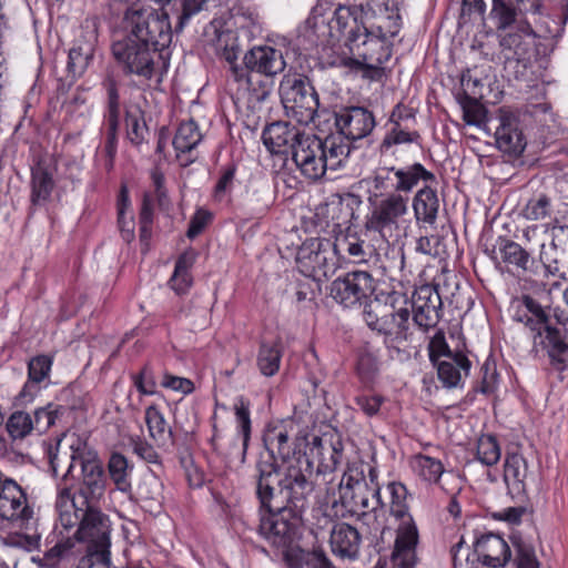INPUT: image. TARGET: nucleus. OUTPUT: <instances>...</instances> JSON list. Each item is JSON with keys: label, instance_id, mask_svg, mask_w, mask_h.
Listing matches in <instances>:
<instances>
[{"label": "nucleus", "instance_id": "a19ab883", "mask_svg": "<svg viewBox=\"0 0 568 568\" xmlns=\"http://www.w3.org/2000/svg\"><path fill=\"white\" fill-rule=\"evenodd\" d=\"M415 474L425 483L439 484L445 474L444 465L439 459L427 455H417L412 462Z\"/></svg>", "mask_w": 568, "mask_h": 568}, {"label": "nucleus", "instance_id": "9d476101", "mask_svg": "<svg viewBox=\"0 0 568 568\" xmlns=\"http://www.w3.org/2000/svg\"><path fill=\"white\" fill-rule=\"evenodd\" d=\"M296 267L306 277L322 281L336 268L334 245L329 239H308L298 247L295 257Z\"/></svg>", "mask_w": 568, "mask_h": 568}, {"label": "nucleus", "instance_id": "f8f14e48", "mask_svg": "<svg viewBox=\"0 0 568 568\" xmlns=\"http://www.w3.org/2000/svg\"><path fill=\"white\" fill-rule=\"evenodd\" d=\"M435 175L423 164L414 163L405 168L383 165L378 168L372 178L375 190L392 189V193L405 192L409 194L420 181H434Z\"/></svg>", "mask_w": 568, "mask_h": 568}, {"label": "nucleus", "instance_id": "338daca9", "mask_svg": "<svg viewBox=\"0 0 568 568\" xmlns=\"http://www.w3.org/2000/svg\"><path fill=\"white\" fill-rule=\"evenodd\" d=\"M304 560L307 568H336L321 548L307 552Z\"/></svg>", "mask_w": 568, "mask_h": 568}, {"label": "nucleus", "instance_id": "13d9d810", "mask_svg": "<svg viewBox=\"0 0 568 568\" xmlns=\"http://www.w3.org/2000/svg\"><path fill=\"white\" fill-rule=\"evenodd\" d=\"M129 445L131 446L132 452L145 463L154 465L161 464L160 455L155 448L145 439H142L138 436L131 437Z\"/></svg>", "mask_w": 568, "mask_h": 568}, {"label": "nucleus", "instance_id": "c9c22d12", "mask_svg": "<svg viewBox=\"0 0 568 568\" xmlns=\"http://www.w3.org/2000/svg\"><path fill=\"white\" fill-rule=\"evenodd\" d=\"M498 250L501 260L505 263L514 265L524 272L531 271L534 260L531 258L530 254L518 243L510 240L500 239L498 241Z\"/></svg>", "mask_w": 568, "mask_h": 568}, {"label": "nucleus", "instance_id": "9b49d317", "mask_svg": "<svg viewBox=\"0 0 568 568\" xmlns=\"http://www.w3.org/2000/svg\"><path fill=\"white\" fill-rule=\"evenodd\" d=\"M338 501L352 515H366L385 506L381 487L369 486L365 478H355L345 474L338 485Z\"/></svg>", "mask_w": 568, "mask_h": 568}, {"label": "nucleus", "instance_id": "1a4fd4ad", "mask_svg": "<svg viewBox=\"0 0 568 568\" xmlns=\"http://www.w3.org/2000/svg\"><path fill=\"white\" fill-rule=\"evenodd\" d=\"M280 95L288 118L300 124H310L317 115L318 94L310 80L301 73H286L280 82Z\"/></svg>", "mask_w": 568, "mask_h": 568}, {"label": "nucleus", "instance_id": "cd10ccee", "mask_svg": "<svg viewBox=\"0 0 568 568\" xmlns=\"http://www.w3.org/2000/svg\"><path fill=\"white\" fill-rule=\"evenodd\" d=\"M136 498L151 514H158L163 504V483L154 474L144 476L136 487Z\"/></svg>", "mask_w": 568, "mask_h": 568}, {"label": "nucleus", "instance_id": "b1692460", "mask_svg": "<svg viewBox=\"0 0 568 568\" xmlns=\"http://www.w3.org/2000/svg\"><path fill=\"white\" fill-rule=\"evenodd\" d=\"M516 30H510L500 36L499 44L504 51H509L511 58L517 61L526 59L528 55L536 33L527 20H520ZM510 58V55H508Z\"/></svg>", "mask_w": 568, "mask_h": 568}, {"label": "nucleus", "instance_id": "39448f33", "mask_svg": "<svg viewBox=\"0 0 568 568\" xmlns=\"http://www.w3.org/2000/svg\"><path fill=\"white\" fill-rule=\"evenodd\" d=\"M55 509L61 526L68 530L78 527L74 537L87 545V555L110 554V520L94 505L72 499L69 488L59 490Z\"/></svg>", "mask_w": 568, "mask_h": 568}, {"label": "nucleus", "instance_id": "f3484780", "mask_svg": "<svg viewBox=\"0 0 568 568\" xmlns=\"http://www.w3.org/2000/svg\"><path fill=\"white\" fill-rule=\"evenodd\" d=\"M335 125L341 135L351 145L349 141H356L369 135L375 128V118L371 111L362 106H351L335 112Z\"/></svg>", "mask_w": 568, "mask_h": 568}, {"label": "nucleus", "instance_id": "c03bdc74", "mask_svg": "<svg viewBox=\"0 0 568 568\" xmlns=\"http://www.w3.org/2000/svg\"><path fill=\"white\" fill-rule=\"evenodd\" d=\"M74 546L75 541L73 538H64L48 549L42 557L33 558V561L38 562L41 567H55L61 561L69 560L73 556Z\"/></svg>", "mask_w": 568, "mask_h": 568}, {"label": "nucleus", "instance_id": "0e129e2a", "mask_svg": "<svg viewBox=\"0 0 568 568\" xmlns=\"http://www.w3.org/2000/svg\"><path fill=\"white\" fill-rule=\"evenodd\" d=\"M89 53H83L81 48H72L68 61L70 72L81 74L89 64Z\"/></svg>", "mask_w": 568, "mask_h": 568}, {"label": "nucleus", "instance_id": "dca6fc26", "mask_svg": "<svg viewBox=\"0 0 568 568\" xmlns=\"http://www.w3.org/2000/svg\"><path fill=\"white\" fill-rule=\"evenodd\" d=\"M443 302L438 290L425 284L415 290L412 300L414 324L423 331L435 327L442 316Z\"/></svg>", "mask_w": 568, "mask_h": 568}, {"label": "nucleus", "instance_id": "79ce46f5", "mask_svg": "<svg viewBox=\"0 0 568 568\" xmlns=\"http://www.w3.org/2000/svg\"><path fill=\"white\" fill-rule=\"evenodd\" d=\"M387 131L379 144V151L382 154H387L389 151L399 144H408L417 142L419 133L417 131H410L406 125L386 124Z\"/></svg>", "mask_w": 568, "mask_h": 568}, {"label": "nucleus", "instance_id": "f03ea898", "mask_svg": "<svg viewBox=\"0 0 568 568\" xmlns=\"http://www.w3.org/2000/svg\"><path fill=\"white\" fill-rule=\"evenodd\" d=\"M256 496L267 515L261 518L260 534L275 547L288 546L295 536L302 510L307 505L305 498L295 504L282 491L283 485L271 460L256 464Z\"/></svg>", "mask_w": 568, "mask_h": 568}, {"label": "nucleus", "instance_id": "bf43d9fd", "mask_svg": "<svg viewBox=\"0 0 568 568\" xmlns=\"http://www.w3.org/2000/svg\"><path fill=\"white\" fill-rule=\"evenodd\" d=\"M235 416H236V422L239 424L240 432L243 436V455H244L246 447H247L248 439H250L251 419H250L248 405L243 399H240L235 404Z\"/></svg>", "mask_w": 568, "mask_h": 568}, {"label": "nucleus", "instance_id": "864d4df0", "mask_svg": "<svg viewBox=\"0 0 568 568\" xmlns=\"http://www.w3.org/2000/svg\"><path fill=\"white\" fill-rule=\"evenodd\" d=\"M480 98L458 95V102L463 109V118L467 124L480 125L486 118V110L479 102Z\"/></svg>", "mask_w": 568, "mask_h": 568}, {"label": "nucleus", "instance_id": "4c0bfd02", "mask_svg": "<svg viewBox=\"0 0 568 568\" xmlns=\"http://www.w3.org/2000/svg\"><path fill=\"white\" fill-rule=\"evenodd\" d=\"M145 423L150 437L159 445L164 446L173 439V433L160 409L151 405L145 409Z\"/></svg>", "mask_w": 568, "mask_h": 568}, {"label": "nucleus", "instance_id": "2eb2a0df", "mask_svg": "<svg viewBox=\"0 0 568 568\" xmlns=\"http://www.w3.org/2000/svg\"><path fill=\"white\" fill-rule=\"evenodd\" d=\"M0 517L28 528L33 520V510L28 505L22 488L10 478L0 484Z\"/></svg>", "mask_w": 568, "mask_h": 568}, {"label": "nucleus", "instance_id": "f704fd0d", "mask_svg": "<svg viewBox=\"0 0 568 568\" xmlns=\"http://www.w3.org/2000/svg\"><path fill=\"white\" fill-rule=\"evenodd\" d=\"M72 434L62 435L61 438H58L55 444H49L47 447V456L52 469V473L57 476L60 470H63L65 468V473L63 474V477L73 476L72 474L68 473V466L71 462V455L74 450L70 447V442L68 438H70Z\"/></svg>", "mask_w": 568, "mask_h": 568}, {"label": "nucleus", "instance_id": "de8ad7c7", "mask_svg": "<svg viewBox=\"0 0 568 568\" xmlns=\"http://www.w3.org/2000/svg\"><path fill=\"white\" fill-rule=\"evenodd\" d=\"M281 348L277 344H262L257 355V366L264 376H273L278 372L281 364Z\"/></svg>", "mask_w": 568, "mask_h": 568}, {"label": "nucleus", "instance_id": "7ed1b4c3", "mask_svg": "<svg viewBox=\"0 0 568 568\" xmlns=\"http://www.w3.org/2000/svg\"><path fill=\"white\" fill-rule=\"evenodd\" d=\"M293 446L292 459L286 462L278 478L286 497L301 505L315 487L314 464H317L316 473L333 471L339 464L342 450L332 440L316 435L296 436Z\"/></svg>", "mask_w": 568, "mask_h": 568}, {"label": "nucleus", "instance_id": "473e14b6", "mask_svg": "<svg viewBox=\"0 0 568 568\" xmlns=\"http://www.w3.org/2000/svg\"><path fill=\"white\" fill-rule=\"evenodd\" d=\"M333 245L335 255L347 253L355 263L367 262L375 252V248L356 233H347L337 237Z\"/></svg>", "mask_w": 568, "mask_h": 568}, {"label": "nucleus", "instance_id": "5fc2aeb1", "mask_svg": "<svg viewBox=\"0 0 568 568\" xmlns=\"http://www.w3.org/2000/svg\"><path fill=\"white\" fill-rule=\"evenodd\" d=\"M272 78L262 79V75L253 74L247 78V85L244 89L248 92L251 103L261 104L266 101L271 94L273 81Z\"/></svg>", "mask_w": 568, "mask_h": 568}, {"label": "nucleus", "instance_id": "3c124183", "mask_svg": "<svg viewBox=\"0 0 568 568\" xmlns=\"http://www.w3.org/2000/svg\"><path fill=\"white\" fill-rule=\"evenodd\" d=\"M65 413L62 406L48 405L47 407L38 408L31 414L33 430L43 433L55 424V422Z\"/></svg>", "mask_w": 568, "mask_h": 568}, {"label": "nucleus", "instance_id": "72a5a7b5", "mask_svg": "<svg viewBox=\"0 0 568 568\" xmlns=\"http://www.w3.org/2000/svg\"><path fill=\"white\" fill-rule=\"evenodd\" d=\"M521 303L526 310L530 313V316H519L517 321L525 323L532 332H536L538 336H541V329L546 325L550 324L549 306L541 305L530 295H523Z\"/></svg>", "mask_w": 568, "mask_h": 568}, {"label": "nucleus", "instance_id": "a18cd8bd", "mask_svg": "<svg viewBox=\"0 0 568 568\" xmlns=\"http://www.w3.org/2000/svg\"><path fill=\"white\" fill-rule=\"evenodd\" d=\"M366 8L375 17L376 22L371 26L388 24L394 21L400 29V16L396 0H366Z\"/></svg>", "mask_w": 568, "mask_h": 568}, {"label": "nucleus", "instance_id": "2f4dec72", "mask_svg": "<svg viewBox=\"0 0 568 568\" xmlns=\"http://www.w3.org/2000/svg\"><path fill=\"white\" fill-rule=\"evenodd\" d=\"M490 19L498 31H506L526 20V13L518 10L513 0H491Z\"/></svg>", "mask_w": 568, "mask_h": 568}, {"label": "nucleus", "instance_id": "bb28decb", "mask_svg": "<svg viewBox=\"0 0 568 568\" xmlns=\"http://www.w3.org/2000/svg\"><path fill=\"white\" fill-rule=\"evenodd\" d=\"M55 183L49 168L39 161L31 168L30 202L32 206H42L50 201Z\"/></svg>", "mask_w": 568, "mask_h": 568}, {"label": "nucleus", "instance_id": "052dcab7", "mask_svg": "<svg viewBox=\"0 0 568 568\" xmlns=\"http://www.w3.org/2000/svg\"><path fill=\"white\" fill-rule=\"evenodd\" d=\"M428 351L429 358L434 364H437L438 361L447 359L448 355H455V353L449 349L443 333H436L434 335L429 342Z\"/></svg>", "mask_w": 568, "mask_h": 568}, {"label": "nucleus", "instance_id": "6e6552de", "mask_svg": "<svg viewBox=\"0 0 568 568\" xmlns=\"http://www.w3.org/2000/svg\"><path fill=\"white\" fill-rule=\"evenodd\" d=\"M70 447L74 450L68 466V473L72 474L77 464L81 468L80 488L78 496L71 493L75 501L85 500L87 505H93L100 500L105 491L106 476L104 468L95 452L91 450L88 444L75 434L70 438Z\"/></svg>", "mask_w": 568, "mask_h": 568}, {"label": "nucleus", "instance_id": "a211bd4d", "mask_svg": "<svg viewBox=\"0 0 568 568\" xmlns=\"http://www.w3.org/2000/svg\"><path fill=\"white\" fill-rule=\"evenodd\" d=\"M408 202L409 194L405 192L387 194L372 211L367 227L379 233L397 227L398 220L408 212Z\"/></svg>", "mask_w": 568, "mask_h": 568}, {"label": "nucleus", "instance_id": "0eeeda50", "mask_svg": "<svg viewBox=\"0 0 568 568\" xmlns=\"http://www.w3.org/2000/svg\"><path fill=\"white\" fill-rule=\"evenodd\" d=\"M385 493L389 496L390 514L402 520L397 528L393 564L395 568H414L418 531L408 513L407 488L400 483L392 481L386 486Z\"/></svg>", "mask_w": 568, "mask_h": 568}, {"label": "nucleus", "instance_id": "680f3d73", "mask_svg": "<svg viewBox=\"0 0 568 568\" xmlns=\"http://www.w3.org/2000/svg\"><path fill=\"white\" fill-rule=\"evenodd\" d=\"M460 84L463 88V93L459 95H468L475 98L483 97V87L484 83L480 78L473 75L470 70L463 72L460 78Z\"/></svg>", "mask_w": 568, "mask_h": 568}, {"label": "nucleus", "instance_id": "8fccbe9b", "mask_svg": "<svg viewBox=\"0 0 568 568\" xmlns=\"http://www.w3.org/2000/svg\"><path fill=\"white\" fill-rule=\"evenodd\" d=\"M31 414L17 410L13 412L6 424V428L13 440L23 439L33 432Z\"/></svg>", "mask_w": 568, "mask_h": 568}, {"label": "nucleus", "instance_id": "412c9836", "mask_svg": "<svg viewBox=\"0 0 568 568\" xmlns=\"http://www.w3.org/2000/svg\"><path fill=\"white\" fill-rule=\"evenodd\" d=\"M474 548L478 560L493 568L505 566L511 556L508 544L499 535L493 532L477 538Z\"/></svg>", "mask_w": 568, "mask_h": 568}, {"label": "nucleus", "instance_id": "4d7b16f0", "mask_svg": "<svg viewBox=\"0 0 568 568\" xmlns=\"http://www.w3.org/2000/svg\"><path fill=\"white\" fill-rule=\"evenodd\" d=\"M540 247L541 250L539 254V261L544 265L546 274L552 276H564L565 272L560 263L561 254L558 251V247L551 244L547 247L545 243H541Z\"/></svg>", "mask_w": 568, "mask_h": 568}, {"label": "nucleus", "instance_id": "5701e85b", "mask_svg": "<svg viewBox=\"0 0 568 568\" xmlns=\"http://www.w3.org/2000/svg\"><path fill=\"white\" fill-rule=\"evenodd\" d=\"M362 537L358 530L346 523H337L329 535L332 552L342 559H355L359 554Z\"/></svg>", "mask_w": 568, "mask_h": 568}, {"label": "nucleus", "instance_id": "37998d69", "mask_svg": "<svg viewBox=\"0 0 568 568\" xmlns=\"http://www.w3.org/2000/svg\"><path fill=\"white\" fill-rule=\"evenodd\" d=\"M541 344L547 348L549 356L558 362L568 359V343L561 335V332L550 324L541 329Z\"/></svg>", "mask_w": 568, "mask_h": 568}, {"label": "nucleus", "instance_id": "423d86ee", "mask_svg": "<svg viewBox=\"0 0 568 568\" xmlns=\"http://www.w3.org/2000/svg\"><path fill=\"white\" fill-rule=\"evenodd\" d=\"M351 153V145L341 135L321 139L307 133L297 142L292 160L300 173L307 180H321L327 170L339 169Z\"/></svg>", "mask_w": 568, "mask_h": 568}, {"label": "nucleus", "instance_id": "6e6d98bb", "mask_svg": "<svg viewBox=\"0 0 568 568\" xmlns=\"http://www.w3.org/2000/svg\"><path fill=\"white\" fill-rule=\"evenodd\" d=\"M103 84L108 94L106 123L109 126L114 129L119 125L120 116V97L118 92V85L112 77H108Z\"/></svg>", "mask_w": 568, "mask_h": 568}, {"label": "nucleus", "instance_id": "6ab92c4d", "mask_svg": "<svg viewBox=\"0 0 568 568\" xmlns=\"http://www.w3.org/2000/svg\"><path fill=\"white\" fill-rule=\"evenodd\" d=\"M307 133L288 122H274L267 125L262 134L266 149L274 154H291L297 142H301Z\"/></svg>", "mask_w": 568, "mask_h": 568}, {"label": "nucleus", "instance_id": "e2e57ef3", "mask_svg": "<svg viewBox=\"0 0 568 568\" xmlns=\"http://www.w3.org/2000/svg\"><path fill=\"white\" fill-rule=\"evenodd\" d=\"M206 0H182V12L179 16V21L175 26V30L182 31L189 19L199 13Z\"/></svg>", "mask_w": 568, "mask_h": 568}, {"label": "nucleus", "instance_id": "58836bf2", "mask_svg": "<svg viewBox=\"0 0 568 568\" xmlns=\"http://www.w3.org/2000/svg\"><path fill=\"white\" fill-rule=\"evenodd\" d=\"M195 262V255L192 252L183 253L176 261L173 275L170 278L172 290L181 295L185 294L192 286L193 278L190 273Z\"/></svg>", "mask_w": 568, "mask_h": 568}, {"label": "nucleus", "instance_id": "4468645a", "mask_svg": "<svg viewBox=\"0 0 568 568\" xmlns=\"http://www.w3.org/2000/svg\"><path fill=\"white\" fill-rule=\"evenodd\" d=\"M294 434V423L292 420H280L270 424L263 435L264 445L270 453L265 460H271L277 473H281L288 459H292L294 447L290 442ZM263 459H260L262 462Z\"/></svg>", "mask_w": 568, "mask_h": 568}, {"label": "nucleus", "instance_id": "393cba45", "mask_svg": "<svg viewBox=\"0 0 568 568\" xmlns=\"http://www.w3.org/2000/svg\"><path fill=\"white\" fill-rule=\"evenodd\" d=\"M52 358L48 355H38L28 363V381L18 395L21 403H30L41 389V384L49 378Z\"/></svg>", "mask_w": 568, "mask_h": 568}, {"label": "nucleus", "instance_id": "e433bc0d", "mask_svg": "<svg viewBox=\"0 0 568 568\" xmlns=\"http://www.w3.org/2000/svg\"><path fill=\"white\" fill-rule=\"evenodd\" d=\"M202 134L197 124L193 120L182 122L174 135L172 144L176 151L178 158L182 154L191 153L201 142Z\"/></svg>", "mask_w": 568, "mask_h": 568}, {"label": "nucleus", "instance_id": "774afa93", "mask_svg": "<svg viewBox=\"0 0 568 568\" xmlns=\"http://www.w3.org/2000/svg\"><path fill=\"white\" fill-rule=\"evenodd\" d=\"M516 566L517 568H539V562L534 549L527 546H519L517 549Z\"/></svg>", "mask_w": 568, "mask_h": 568}, {"label": "nucleus", "instance_id": "ea45409f", "mask_svg": "<svg viewBox=\"0 0 568 568\" xmlns=\"http://www.w3.org/2000/svg\"><path fill=\"white\" fill-rule=\"evenodd\" d=\"M108 471L118 490L122 493L131 490L132 466L124 455L112 453L108 462Z\"/></svg>", "mask_w": 568, "mask_h": 568}, {"label": "nucleus", "instance_id": "7c9ffc66", "mask_svg": "<svg viewBox=\"0 0 568 568\" xmlns=\"http://www.w3.org/2000/svg\"><path fill=\"white\" fill-rule=\"evenodd\" d=\"M438 378L448 387H456L462 379V371L468 374L470 368L469 359L462 353L448 355L447 359L438 361L437 364Z\"/></svg>", "mask_w": 568, "mask_h": 568}, {"label": "nucleus", "instance_id": "aec40b11", "mask_svg": "<svg viewBox=\"0 0 568 568\" xmlns=\"http://www.w3.org/2000/svg\"><path fill=\"white\" fill-rule=\"evenodd\" d=\"M245 68L254 74L273 78L284 71L286 62L283 53L272 47H255L243 58Z\"/></svg>", "mask_w": 568, "mask_h": 568}, {"label": "nucleus", "instance_id": "f257e3e1", "mask_svg": "<svg viewBox=\"0 0 568 568\" xmlns=\"http://www.w3.org/2000/svg\"><path fill=\"white\" fill-rule=\"evenodd\" d=\"M124 29L126 36L113 42L112 54L124 73L150 80L160 51L172 39L169 16L163 10L132 7L125 12Z\"/></svg>", "mask_w": 568, "mask_h": 568}, {"label": "nucleus", "instance_id": "c85d7f7f", "mask_svg": "<svg viewBox=\"0 0 568 568\" xmlns=\"http://www.w3.org/2000/svg\"><path fill=\"white\" fill-rule=\"evenodd\" d=\"M413 210L417 222L434 225L439 210V200L435 190L424 186L413 199Z\"/></svg>", "mask_w": 568, "mask_h": 568}, {"label": "nucleus", "instance_id": "20e7f679", "mask_svg": "<svg viewBox=\"0 0 568 568\" xmlns=\"http://www.w3.org/2000/svg\"><path fill=\"white\" fill-rule=\"evenodd\" d=\"M363 7L338 6L333 23L346 38L349 52L365 67L377 69L392 57L390 39L398 34L394 21L388 24L366 26Z\"/></svg>", "mask_w": 568, "mask_h": 568}, {"label": "nucleus", "instance_id": "a878e982", "mask_svg": "<svg viewBox=\"0 0 568 568\" xmlns=\"http://www.w3.org/2000/svg\"><path fill=\"white\" fill-rule=\"evenodd\" d=\"M528 464L518 453H507L504 464V480L509 491L515 496L526 494Z\"/></svg>", "mask_w": 568, "mask_h": 568}, {"label": "nucleus", "instance_id": "c756f323", "mask_svg": "<svg viewBox=\"0 0 568 568\" xmlns=\"http://www.w3.org/2000/svg\"><path fill=\"white\" fill-rule=\"evenodd\" d=\"M410 311L407 307H400L397 311H386L381 315L378 333L386 336L395 335L397 339H406L409 329Z\"/></svg>", "mask_w": 568, "mask_h": 568}, {"label": "nucleus", "instance_id": "69168bd1", "mask_svg": "<svg viewBox=\"0 0 568 568\" xmlns=\"http://www.w3.org/2000/svg\"><path fill=\"white\" fill-rule=\"evenodd\" d=\"M304 560L307 568H336L321 548L307 552Z\"/></svg>", "mask_w": 568, "mask_h": 568}, {"label": "nucleus", "instance_id": "603ef678", "mask_svg": "<svg viewBox=\"0 0 568 568\" xmlns=\"http://www.w3.org/2000/svg\"><path fill=\"white\" fill-rule=\"evenodd\" d=\"M477 459L486 466L496 465L500 459V447L493 435H483L477 442Z\"/></svg>", "mask_w": 568, "mask_h": 568}, {"label": "nucleus", "instance_id": "ddd939ff", "mask_svg": "<svg viewBox=\"0 0 568 568\" xmlns=\"http://www.w3.org/2000/svg\"><path fill=\"white\" fill-rule=\"evenodd\" d=\"M373 276L366 271H353L331 284V296L345 307L362 305L374 293Z\"/></svg>", "mask_w": 568, "mask_h": 568}, {"label": "nucleus", "instance_id": "49530a36", "mask_svg": "<svg viewBox=\"0 0 568 568\" xmlns=\"http://www.w3.org/2000/svg\"><path fill=\"white\" fill-rule=\"evenodd\" d=\"M554 215L551 199L546 194H537L528 200L523 209V216L529 221H545Z\"/></svg>", "mask_w": 568, "mask_h": 568}, {"label": "nucleus", "instance_id": "09e8293b", "mask_svg": "<svg viewBox=\"0 0 568 568\" xmlns=\"http://www.w3.org/2000/svg\"><path fill=\"white\" fill-rule=\"evenodd\" d=\"M125 125L129 140L135 145L141 144L148 134V126L139 108L126 110Z\"/></svg>", "mask_w": 568, "mask_h": 568}, {"label": "nucleus", "instance_id": "4be33fe9", "mask_svg": "<svg viewBox=\"0 0 568 568\" xmlns=\"http://www.w3.org/2000/svg\"><path fill=\"white\" fill-rule=\"evenodd\" d=\"M495 139L497 148L509 155H519L526 148V139L520 129L519 121L510 113L500 115Z\"/></svg>", "mask_w": 568, "mask_h": 568}]
</instances>
